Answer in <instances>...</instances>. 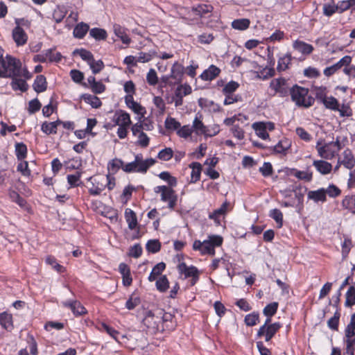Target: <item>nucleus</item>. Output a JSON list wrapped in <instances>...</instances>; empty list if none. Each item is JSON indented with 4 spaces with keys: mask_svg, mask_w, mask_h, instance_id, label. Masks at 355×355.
Wrapping results in <instances>:
<instances>
[{
    "mask_svg": "<svg viewBox=\"0 0 355 355\" xmlns=\"http://www.w3.org/2000/svg\"><path fill=\"white\" fill-rule=\"evenodd\" d=\"M173 319V315L171 313H166L163 309H157L155 311H146L142 322L147 331L154 334L173 330L175 328Z\"/></svg>",
    "mask_w": 355,
    "mask_h": 355,
    "instance_id": "nucleus-1",
    "label": "nucleus"
},
{
    "mask_svg": "<svg viewBox=\"0 0 355 355\" xmlns=\"http://www.w3.org/2000/svg\"><path fill=\"white\" fill-rule=\"evenodd\" d=\"M289 94L298 107H309L314 103V99L308 96L309 90L306 88L295 85L291 88Z\"/></svg>",
    "mask_w": 355,
    "mask_h": 355,
    "instance_id": "nucleus-2",
    "label": "nucleus"
},
{
    "mask_svg": "<svg viewBox=\"0 0 355 355\" xmlns=\"http://www.w3.org/2000/svg\"><path fill=\"white\" fill-rule=\"evenodd\" d=\"M338 165H343L345 168L350 170L349 173L348 186H355V157L349 148L345 149L338 158Z\"/></svg>",
    "mask_w": 355,
    "mask_h": 355,
    "instance_id": "nucleus-3",
    "label": "nucleus"
},
{
    "mask_svg": "<svg viewBox=\"0 0 355 355\" xmlns=\"http://www.w3.org/2000/svg\"><path fill=\"white\" fill-rule=\"evenodd\" d=\"M21 65L20 60L7 55L5 57V62H3L1 66L5 68L8 78H15L20 77Z\"/></svg>",
    "mask_w": 355,
    "mask_h": 355,
    "instance_id": "nucleus-4",
    "label": "nucleus"
},
{
    "mask_svg": "<svg viewBox=\"0 0 355 355\" xmlns=\"http://www.w3.org/2000/svg\"><path fill=\"white\" fill-rule=\"evenodd\" d=\"M269 87L273 92L272 96L278 95L282 98L288 96L291 89L287 80L284 78L272 79L270 83Z\"/></svg>",
    "mask_w": 355,
    "mask_h": 355,
    "instance_id": "nucleus-5",
    "label": "nucleus"
},
{
    "mask_svg": "<svg viewBox=\"0 0 355 355\" xmlns=\"http://www.w3.org/2000/svg\"><path fill=\"white\" fill-rule=\"evenodd\" d=\"M252 128L254 130L257 137L263 140H267L270 139L268 131L275 130V123L271 121L254 122L252 125Z\"/></svg>",
    "mask_w": 355,
    "mask_h": 355,
    "instance_id": "nucleus-6",
    "label": "nucleus"
},
{
    "mask_svg": "<svg viewBox=\"0 0 355 355\" xmlns=\"http://www.w3.org/2000/svg\"><path fill=\"white\" fill-rule=\"evenodd\" d=\"M154 191L161 194V200L168 202V207L173 208L176 204V196L174 191L166 186H157L154 189Z\"/></svg>",
    "mask_w": 355,
    "mask_h": 355,
    "instance_id": "nucleus-7",
    "label": "nucleus"
},
{
    "mask_svg": "<svg viewBox=\"0 0 355 355\" xmlns=\"http://www.w3.org/2000/svg\"><path fill=\"white\" fill-rule=\"evenodd\" d=\"M223 239L219 235H210L207 240L204 241L202 248V254H215V248L220 246L223 243Z\"/></svg>",
    "mask_w": 355,
    "mask_h": 355,
    "instance_id": "nucleus-8",
    "label": "nucleus"
},
{
    "mask_svg": "<svg viewBox=\"0 0 355 355\" xmlns=\"http://www.w3.org/2000/svg\"><path fill=\"white\" fill-rule=\"evenodd\" d=\"M114 123L112 125L108 123L105 125L107 128H112L114 126H130L131 125V119L130 114L124 110H116L112 116V119Z\"/></svg>",
    "mask_w": 355,
    "mask_h": 355,
    "instance_id": "nucleus-9",
    "label": "nucleus"
},
{
    "mask_svg": "<svg viewBox=\"0 0 355 355\" xmlns=\"http://www.w3.org/2000/svg\"><path fill=\"white\" fill-rule=\"evenodd\" d=\"M92 182V187L89 189V193L92 196H98L106 188L105 176H98L96 178H89Z\"/></svg>",
    "mask_w": 355,
    "mask_h": 355,
    "instance_id": "nucleus-10",
    "label": "nucleus"
},
{
    "mask_svg": "<svg viewBox=\"0 0 355 355\" xmlns=\"http://www.w3.org/2000/svg\"><path fill=\"white\" fill-rule=\"evenodd\" d=\"M315 148L318 155L325 159H331L337 154L336 150L332 148L331 143L322 145V141H318Z\"/></svg>",
    "mask_w": 355,
    "mask_h": 355,
    "instance_id": "nucleus-11",
    "label": "nucleus"
},
{
    "mask_svg": "<svg viewBox=\"0 0 355 355\" xmlns=\"http://www.w3.org/2000/svg\"><path fill=\"white\" fill-rule=\"evenodd\" d=\"M352 62V57L349 55H345L343 58H342L338 62H337L336 64L326 67L323 73L324 76L329 77L332 75H334L336 71H338L339 69H340L342 67H344L345 65H349Z\"/></svg>",
    "mask_w": 355,
    "mask_h": 355,
    "instance_id": "nucleus-12",
    "label": "nucleus"
},
{
    "mask_svg": "<svg viewBox=\"0 0 355 355\" xmlns=\"http://www.w3.org/2000/svg\"><path fill=\"white\" fill-rule=\"evenodd\" d=\"M12 37L17 46H22L27 43L28 35L25 31L19 26H15L12 31Z\"/></svg>",
    "mask_w": 355,
    "mask_h": 355,
    "instance_id": "nucleus-13",
    "label": "nucleus"
},
{
    "mask_svg": "<svg viewBox=\"0 0 355 355\" xmlns=\"http://www.w3.org/2000/svg\"><path fill=\"white\" fill-rule=\"evenodd\" d=\"M62 306L71 310L73 315L80 316L87 313L86 309L78 300H67L62 302Z\"/></svg>",
    "mask_w": 355,
    "mask_h": 355,
    "instance_id": "nucleus-14",
    "label": "nucleus"
},
{
    "mask_svg": "<svg viewBox=\"0 0 355 355\" xmlns=\"http://www.w3.org/2000/svg\"><path fill=\"white\" fill-rule=\"evenodd\" d=\"M316 98L324 104L326 108L334 111L338 110V101L334 96L327 97L322 92H318Z\"/></svg>",
    "mask_w": 355,
    "mask_h": 355,
    "instance_id": "nucleus-15",
    "label": "nucleus"
},
{
    "mask_svg": "<svg viewBox=\"0 0 355 355\" xmlns=\"http://www.w3.org/2000/svg\"><path fill=\"white\" fill-rule=\"evenodd\" d=\"M220 73V69L214 64H211L199 76L202 80L211 81Z\"/></svg>",
    "mask_w": 355,
    "mask_h": 355,
    "instance_id": "nucleus-16",
    "label": "nucleus"
},
{
    "mask_svg": "<svg viewBox=\"0 0 355 355\" xmlns=\"http://www.w3.org/2000/svg\"><path fill=\"white\" fill-rule=\"evenodd\" d=\"M191 128H193V132L196 135H205L207 126L203 123L201 114L197 113L196 114Z\"/></svg>",
    "mask_w": 355,
    "mask_h": 355,
    "instance_id": "nucleus-17",
    "label": "nucleus"
},
{
    "mask_svg": "<svg viewBox=\"0 0 355 355\" xmlns=\"http://www.w3.org/2000/svg\"><path fill=\"white\" fill-rule=\"evenodd\" d=\"M313 166L318 173L323 175L329 174L332 171L331 164L324 160H314Z\"/></svg>",
    "mask_w": 355,
    "mask_h": 355,
    "instance_id": "nucleus-18",
    "label": "nucleus"
},
{
    "mask_svg": "<svg viewBox=\"0 0 355 355\" xmlns=\"http://www.w3.org/2000/svg\"><path fill=\"white\" fill-rule=\"evenodd\" d=\"M113 31L116 37H118L121 42L128 45L131 42L130 37L126 33V28L121 26L120 24H114L113 25Z\"/></svg>",
    "mask_w": 355,
    "mask_h": 355,
    "instance_id": "nucleus-19",
    "label": "nucleus"
},
{
    "mask_svg": "<svg viewBox=\"0 0 355 355\" xmlns=\"http://www.w3.org/2000/svg\"><path fill=\"white\" fill-rule=\"evenodd\" d=\"M119 270L122 275L123 284L125 286H130L132 278L131 277L130 267L125 263H121L119 266Z\"/></svg>",
    "mask_w": 355,
    "mask_h": 355,
    "instance_id": "nucleus-20",
    "label": "nucleus"
},
{
    "mask_svg": "<svg viewBox=\"0 0 355 355\" xmlns=\"http://www.w3.org/2000/svg\"><path fill=\"white\" fill-rule=\"evenodd\" d=\"M137 157H139V158L137 159V173H146L147 170L155 163V159L153 158L144 160L141 154H137Z\"/></svg>",
    "mask_w": 355,
    "mask_h": 355,
    "instance_id": "nucleus-21",
    "label": "nucleus"
},
{
    "mask_svg": "<svg viewBox=\"0 0 355 355\" xmlns=\"http://www.w3.org/2000/svg\"><path fill=\"white\" fill-rule=\"evenodd\" d=\"M214 7L211 4L200 3L192 8V11L200 17H207L212 12Z\"/></svg>",
    "mask_w": 355,
    "mask_h": 355,
    "instance_id": "nucleus-22",
    "label": "nucleus"
},
{
    "mask_svg": "<svg viewBox=\"0 0 355 355\" xmlns=\"http://www.w3.org/2000/svg\"><path fill=\"white\" fill-rule=\"evenodd\" d=\"M60 119L52 122L44 121L41 125V130L47 135H55L57 133L58 126L60 125Z\"/></svg>",
    "mask_w": 355,
    "mask_h": 355,
    "instance_id": "nucleus-23",
    "label": "nucleus"
},
{
    "mask_svg": "<svg viewBox=\"0 0 355 355\" xmlns=\"http://www.w3.org/2000/svg\"><path fill=\"white\" fill-rule=\"evenodd\" d=\"M178 269L180 273L184 275L185 278L195 276L196 275L199 274L198 270L196 267L193 266H188L184 262L178 264Z\"/></svg>",
    "mask_w": 355,
    "mask_h": 355,
    "instance_id": "nucleus-24",
    "label": "nucleus"
},
{
    "mask_svg": "<svg viewBox=\"0 0 355 355\" xmlns=\"http://www.w3.org/2000/svg\"><path fill=\"white\" fill-rule=\"evenodd\" d=\"M184 72V67L178 62H175L171 69V76L175 79L177 83L182 80Z\"/></svg>",
    "mask_w": 355,
    "mask_h": 355,
    "instance_id": "nucleus-25",
    "label": "nucleus"
},
{
    "mask_svg": "<svg viewBox=\"0 0 355 355\" xmlns=\"http://www.w3.org/2000/svg\"><path fill=\"white\" fill-rule=\"evenodd\" d=\"M293 48L302 54L305 55L311 54L313 51V47L311 44H307L300 40H295L294 42Z\"/></svg>",
    "mask_w": 355,
    "mask_h": 355,
    "instance_id": "nucleus-26",
    "label": "nucleus"
},
{
    "mask_svg": "<svg viewBox=\"0 0 355 355\" xmlns=\"http://www.w3.org/2000/svg\"><path fill=\"white\" fill-rule=\"evenodd\" d=\"M33 87L37 93L44 92L47 87L45 76L43 75L37 76L33 84Z\"/></svg>",
    "mask_w": 355,
    "mask_h": 355,
    "instance_id": "nucleus-27",
    "label": "nucleus"
},
{
    "mask_svg": "<svg viewBox=\"0 0 355 355\" xmlns=\"http://www.w3.org/2000/svg\"><path fill=\"white\" fill-rule=\"evenodd\" d=\"M308 198L313 200L315 202H325L327 200L324 189H320L316 191H310L308 193Z\"/></svg>",
    "mask_w": 355,
    "mask_h": 355,
    "instance_id": "nucleus-28",
    "label": "nucleus"
},
{
    "mask_svg": "<svg viewBox=\"0 0 355 355\" xmlns=\"http://www.w3.org/2000/svg\"><path fill=\"white\" fill-rule=\"evenodd\" d=\"M89 29V26L84 22L78 24L73 31V37L78 39H83Z\"/></svg>",
    "mask_w": 355,
    "mask_h": 355,
    "instance_id": "nucleus-29",
    "label": "nucleus"
},
{
    "mask_svg": "<svg viewBox=\"0 0 355 355\" xmlns=\"http://www.w3.org/2000/svg\"><path fill=\"white\" fill-rule=\"evenodd\" d=\"M228 204L223 203L220 208L216 209L213 213L209 215V218L214 220L216 222H220V220L224 218V216L227 210Z\"/></svg>",
    "mask_w": 355,
    "mask_h": 355,
    "instance_id": "nucleus-30",
    "label": "nucleus"
},
{
    "mask_svg": "<svg viewBox=\"0 0 355 355\" xmlns=\"http://www.w3.org/2000/svg\"><path fill=\"white\" fill-rule=\"evenodd\" d=\"M292 56L291 53H286L284 56L280 57L278 60L277 69L278 71H284L288 69L291 64Z\"/></svg>",
    "mask_w": 355,
    "mask_h": 355,
    "instance_id": "nucleus-31",
    "label": "nucleus"
},
{
    "mask_svg": "<svg viewBox=\"0 0 355 355\" xmlns=\"http://www.w3.org/2000/svg\"><path fill=\"white\" fill-rule=\"evenodd\" d=\"M354 247L352 241L347 236H344V240L341 245V253L343 260H345L348 257L351 249Z\"/></svg>",
    "mask_w": 355,
    "mask_h": 355,
    "instance_id": "nucleus-32",
    "label": "nucleus"
},
{
    "mask_svg": "<svg viewBox=\"0 0 355 355\" xmlns=\"http://www.w3.org/2000/svg\"><path fill=\"white\" fill-rule=\"evenodd\" d=\"M12 80L10 83L12 89L15 91L19 90L22 92L28 89V84L25 80L17 78V77L12 78Z\"/></svg>",
    "mask_w": 355,
    "mask_h": 355,
    "instance_id": "nucleus-33",
    "label": "nucleus"
},
{
    "mask_svg": "<svg viewBox=\"0 0 355 355\" xmlns=\"http://www.w3.org/2000/svg\"><path fill=\"white\" fill-rule=\"evenodd\" d=\"M85 103L89 104L93 108H98L102 105L101 99L96 96L85 94L82 96Z\"/></svg>",
    "mask_w": 355,
    "mask_h": 355,
    "instance_id": "nucleus-34",
    "label": "nucleus"
},
{
    "mask_svg": "<svg viewBox=\"0 0 355 355\" xmlns=\"http://www.w3.org/2000/svg\"><path fill=\"white\" fill-rule=\"evenodd\" d=\"M190 167L192 168L191 173V182L195 183L200 178L202 166L198 162H193L190 164Z\"/></svg>",
    "mask_w": 355,
    "mask_h": 355,
    "instance_id": "nucleus-35",
    "label": "nucleus"
},
{
    "mask_svg": "<svg viewBox=\"0 0 355 355\" xmlns=\"http://www.w3.org/2000/svg\"><path fill=\"white\" fill-rule=\"evenodd\" d=\"M15 151L18 160L22 161L27 156V146L23 142L16 143Z\"/></svg>",
    "mask_w": 355,
    "mask_h": 355,
    "instance_id": "nucleus-36",
    "label": "nucleus"
},
{
    "mask_svg": "<svg viewBox=\"0 0 355 355\" xmlns=\"http://www.w3.org/2000/svg\"><path fill=\"white\" fill-rule=\"evenodd\" d=\"M281 324L279 322H275L273 324L268 325L265 331L266 341H269L280 329Z\"/></svg>",
    "mask_w": 355,
    "mask_h": 355,
    "instance_id": "nucleus-37",
    "label": "nucleus"
},
{
    "mask_svg": "<svg viewBox=\"0 0 355 355\" xmlns=\"http://www.w3.org/2000/svg\"><path fill=\"white\" fill-rule=\"evenodd\" d=\"M123 162L121 159H114L107 164V170L110 174H115L121 168H123Z\"/></svg>",
    "mask_w": 355,
    "mask_h": 355,
    "instance_id": "nucleus-38",
    "label": "nucleus"
},
{
    "mask_svg": "<svg viewBox=\"0 0 355 355\" xmlns=\"http://www.w3.org/2000/svg\"><path fill=\"white\" fill-rule=\"evenodd\" d=\"M250 24V21L248 19H238L232 22V27L236 30L245 31L249 28Z\"/></svg>",
    "mask_w": 355,
    "mask_h": 355,
    "instance_id": "nucleus-39",
    "label": "nucleus"
},
{
    "mask_svg": "<svg viewBox=\"0 0 355 355\" xmlns=\"http://www.w3.org/2000/svg\"><path fill=\"white\" fill-rule=\"evenodd\" d=\"M89 35L96 40H105L107 37V33L105 29L100 28H93L89 31Z\"/></svg>",
    "mask_w": 355,
    "mask_h": 355,
    "instance_id": "nucleus-40",
    "label": "nucleus"
},
{
    "mask_svg": "<svg viewBox=\"0 0 355 355\" xmlns=\"http://www.w3.org/2000/svg\"><path fill=\"white\" fill-rule=\"evenodd\" d=\"M166 268V264L164 263V262H160V263H158L157 264H156L151 272L150 273L149 276H148V281L149 282H153L156 279L158 275H159Z\"/></svg>",
    "mask_w": 355,
    "mask_h": 355,
    "instance_id": "nucleus-41",
    "label": "nucleus"
},
{
    "mask_svg": "<svg viewBox=\"0 0 355 355\" xmlns=\"http://www.w3.org/2000/svg\"><path fill=\"white\" fill-rule=\"evenodd\" d=\"M191 92V87L188 84H183L177 87L175 91V96L183 98L190 94Z\"/></svg>",
    "mask_w": 355,
    "mask_h": 355,
    "instance_id": "nucleus-42",
    "label": "nucleus"
},
{
    "mask_svg": "<svg viewBox=\"0 0 355 355\" xmlns=\"http://www.w3.org/2000/svg\"><path fill=\"white\" fill-rule=\"evenodd\" d=\"M342 204L345 209L355 213V194L346 196L343 200Z\"/></svg>",
    "mask_w": 355,
    "mask_h": 355,
    "instance_id": "nucleus-43",
    "label": "nucleus"
},
{
    "mask_svg": "<svg viewBox=\"0 0 355 355\" xmlns=\"http://www.w3.org/2000/svg\"><path fill=\"white\" fill-rule=\"evenodd\" d=\"M355 0H343L338 2L336 8L338 13H343L354 5Z\"/></svg>",
    "mask_w": 355,
    "mask_h": 355,
    "instance_id": "nucleus-44",
    "label": "nucleus"
},
{
    "mask_svg": "<svg viewBox=\"0 0 355 355\" xmlns=\"http://www.w3.org/2000/svg\"><path fill=\"white\" fill-rule=\"evenodd\" d=\"M346 299L345 304L346 306L351 307L355 304V287L351 286L345 295Z\"/></svg>",
    "mask_w": 355,
    "mask_h": 355,
    "instance_id": "nucleus-45",
    "label": "nucleus"
},
{
    "mask_svg": "<svg viewBox=\"0 0 355 355\" xmlns=\"http://www.w3.org/2000/svg\"><path fill=\"white\" fill-rule=\"evenodd\" d=\"M128 107L131 109L135 114H137L139 116V119L144 118L145 114L146 112V109L137 102L135 101L128 105Z\"/></svg>",
    "mask_w": 355,
    "mask_h": 355,
    "instance_id": "nucleus-46",
    "label": "nucleus"
},
{
    "mask_svg": "<svg viewBox=\"0 0 355 355\" xmlns=\"http://www.w3.org/2000/svg\"><path fill=\"white\" fill-rule=\"evenodd\" d=\"M340 317V313L337 309L336 312L334 313V316L329 319L327 321V325L331 329L334 331H337L338 329Z\"/></svg>",
    "mask_w": 355,
    "mask_h": 355,
    "instance_id": "nucleus-47",
    "label": "nucleus"
},
{
    "mask_svg": "<svg viewBox=\"0 0 355 355\" xmlns=\"http://www.w3.org/2000/svg\"><path fill=\"white\" fill-rule=\"evenodd\" d=\"M165 128L168 130H175L176 132L180 127V123L175 118L168 116L166 119L165 122Z\"/></svg>",
    "mask_w": 355,
    "mask_h": 355,
    "instance_id": "nucleus-48",
    "label": "nucleus"
},
{
    "mask_svg": "<svg viewBox=\"0 0 355 355\" xmlns=\"http://www.w3.org/2000/svg\"><path fill=\"white\" fill-rule=\"evenodd\" d=\"M278 306L279 304L276 302L268 304L263 309V314L268 318H271L277 313Z\"/></svg>",
    "mask_w": 355,
    "mask_h": 355,
    "instance_id": "nucleus-49",
    "label": "nucleus"
},
{
    "mask_svg": "<svg viewBox=\"0 0 355 355\" xmlns=\"http://www.w3.org/2000/svg\"><path fill=\"white\" fill-rule=\"evenodd\" d=\"M193 133V128L189 125H185L179 128L177 131V135L178 137L184 139H187L190 136H191Z\"/></svg>",
    "mask_w": 355,
    "mask_h": 355,
    "instance_id": "nucleus-50",
    "label": "nucleus"
},
{
    "mask_svg": "<svg viewBox=\"0 0 355 355\" xmlns=\"http://www.w3.org/2000/svg\"><path fill=\"white\" fill-rule=\"evenodd\" d=\"M46 60L49 62H59L62 60V55L59 52L54 53L53 49H49L45 51Z\"/></svg>",
    "mask_w": 355,
    "mask_h": 355,
    "instance_id": "nucleus-51",
    "label": "nucleus"
},
{
    "mask_svg": "<svg viewBox=\"0 0 355 355\" xmlns=\"http://www.w3.org/2000/svg\"><path fill=\"white\" fill-rule=\"evenodd\" d=\"M225 95V99L223 101V104L225 105H229L233 104L234 103H237L242 101V97L239 94H235L234 93L229 94H223Z\"/></svg>",
    "mask_w": 355,
    "mask_h": 355,
    "instance_id": "nucleus-52",
    "label": "nucleus"
},
{
    "mask_svg": "<svg viewBox=\"0 0 355 355\" xmlns=\"http://www.w3.org/2000/svg\"><path fill=\"white\" fill-rule=\"evenodd\" d=\"M88 64L94 74L99 73L104 68V63L101 60H95L93 58Z\"/></svg>",
    "mask_w": 355,
    "mask_h": 355,
    "instance_id": "nucleus-53",
    "label": "nucleus"
},
{
    "mask_svg": "<svg viewBox=\"0 0 355 355\" xmlns=\"http://www.w3.org/2000/svg\"><path fill=\"white\" fill-rule=\"evenodd\" d=\"M355 341V324L349 323L345 329V340Z\"/></svg>",
    "mask_w": 355,
    "mask_h": 355,
    "instance_id": "nucleus-54",
    "label": "nucleus"
},
{
    "mask_svg": "<svg viewBox=\"0 0 355 355\" xmlns=\"http://www.w3.org/2000/svg\"><path fill=\"white\" fill-rule=\"evenodd\" d=\"M146 248L149 252L156 253L160 250L161 243L157 239L150 240L146 243Z\"/></svg>",
    "mask_w": 355,
    "mask_h": 355,
    "instance_id": "nucleus-55",
    "label": "nucleus"
},
{
    "mask_svg": "<svg viewBox=\"0 0 355 355\" xmlns=\"http://www.w3.org/2000/svg\"><path fill=\"white\" fill-rule=\"evenodd\" d=\"M173 156V151L171 148H165L158 153L157 158L162 161H168Z\"/></svg>",
    "mask_w": 355,
    "mask_h": 355,
    "instance_id": "nucleus-56",
    "label": "nucleus"
},
{
    "mask_svg": "<svg viewBox=\"0 0 355 355\" xmlns=\"http://www.w3.org/2000/svg\"><path fill=\"white\" fill-rule=\"evenodd\" d=\"M141 303V300L139 297L135 296L134 294L131 295L125 303V308L128 310H132Z\"/></svg>",
    "mask_w": 355,
    "mask_h": 355,
    "instance_id": "nucleus-57",
    "label": "nucleus"
},
{
    "mask_svg": "<svg viewBox=\"0 0 355 355\" xmlns=\"http://www.w3.org/2000/svg\"><path fill=\"white\" fill-rule=\"evenodd\" d=\"M157 289L161 292L166 291L169 287V282L166 275L162 276L156 282Z\"/></svg>",
    "mask_w": 355,
    "mask_h": 355,
    "instance_id": "nucleus-58",
    "label": "nucleus"
},
{
    "mask_svg": "<svg viewBox=\"0 0 355 355\" xmlns=\"http://www.w3.org/2000/svg\"><path fill=\"white\" fill-rule=\"evenodd\" d=\"M73 53H78L83 60L87 62V64L94 58L92 53L84 49H76L73 51Z\"/></svg>",
    "mask_w": 355,
    "mask_h": 355,
    "instance_id": "nucleus-59",
    "label": "nucleus"
},
{
    "mask_svg": "<svg viewBox=\"0 0 355 355\" xmlns=\"http://www.w3.org/2000/svg\"><path fill=\"white\" fill-rule=\"evenodd\" d=\"M0 324L5 329L12 326V315L6 312L1 313Z\"/></svg>",
    "mask_w": 355,
    "mask_h": 355,
    "instance_id": "nucleus-60",
    "label": "nucleus"
},
{
    "mask_svg": "<svg viewBox=\"0 0 355 355\" xmlns=\"http://www.w3.org/2000/svg\"><path fill=\"white\" fill-rule=\"evenodd\" d=\"M239 87V84L237 82L231 80L224 86L222 92L223 94H231L232 93H234Z\"/></svg>",
    "mask_w": 355,
    "mask_h": 355,
    "instance_id": "nucleus-61",
    "label": "nucleus"
},
{
    "mask_svg": "<svg viewBox=\"0 0 355 355\" xmlns=\"http://www.w3.org/2000/svg\"><path fill=\"white\" fill-rule=\"evenodd\" d=\"M10 197L13 202H16L21 207H26V205L27 204L26 200L24 198H23L22 197H21L17 192H16L15 191H11L10 193Z\"/></svg>",
    "mask_w": 355,
    "mask_h": 355,
    "instance_id": "nucleus-62",
    "label": "nucleus"
},
{
    "mask_svg": "<svg viewBox=\"0 0 355 355\" xmlns=\"http://www.w3.org/2000/svg\"><path fill=\"white\" fill-rule=\"evenodd\" d=\"M67 11L64 8L57 7L53 12V17L56 23L62 21L66 15Z\"/></svg>",
    "mask_w": 355,
    "mask_h": 355,
    "instance_id": "nucleus-63",
    "label": "nucleus"
},
{
    "mask_svg": "<svg viewBox=\"0 0 355 355\" xmlns=\"http://www.w3.org/2000/svg\"><path fill=\"white\" fill-rule=\"evenodd\" d=\"M230 132L233 136L239 140H242L245 137V132L242 128L238 125H234L230 128Z\"/></svg>",
    "mask_w": 355,
    "mask_h": 355,
    "instance_id": "nucleus-64",
    "label": "nucleus"
}]
</instances>
